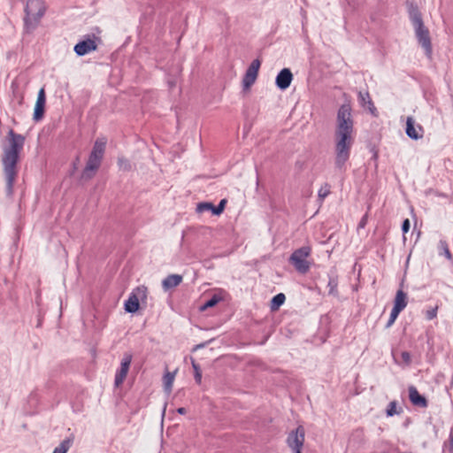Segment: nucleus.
<instances>
[{
	"label": "nucleus",
	"instance_id": "obj_3",
	"mask_svg": "<svg viewBox=\"0 0 453 453\" xmlns=\"http://www.w3.org/2000/svg\"><path fill=\"white\" fill-rule=\"evenodd\" d=\"M410 19L414 27L415 35L418 44L425 50L427 58L432 57L433 48L429 30L424 26L420 12L417 9L410 11Z\"/></svg>",
	"mask_w": 453,
	"mask_h": 453
},
{
	"label": "nucleus",
	"instance_id": "obj_22",
	"mask_svg": "<svg viewBox=\"0 0 453 453\" xmlns=\"http://www.w3.org/2000/svg\"><path fill=\"white\" fill-rule=\"evenodd\" d=\"M71 444V440H64L57 448H55L53 453H66L69 450Z\"/></svg>",
	"mask_w": 453,
	"mask_h": 453
},
{
	"label": "nucleus",
	"instance_id": "obj_28",
	"mask_svg": "<svg viewBox=\"0 0 453 453\" xmlns=\"http://www.w3.org/2000/svg\"><path fill=\"white\" fill-rule=\"evenodd\" d=\"M213 209V204L211 203H200L197 204L196 211L198 212H203L205 211H211Z\"/></svg>",
	"mask_w": 453,
	"mask_h": 453
},
{
	"label": "nucleus",
	"instance_id": "obj_23",
	"mask_svg": "<svg viewBox=\"0 0 453 453\" xmlns=\"http://www.w3.org/2000/svg\"><path fill=\"white\" fill-rule=\"evenodd\" d=\"M337 286H338L337 279L335 277L330 276L328 283H327V288H329V290H328L329 295L335 296L337 294Z\"/></svg>",
	"mask_w": 453,
	"mask_h": 453
},
{
	"label": "nucleus",
	"instance_id": "obj_8",
	"mask_svg": "<svg viewBox=\"0 0 453 453\" xmlns=\"http://www.w3.org/2000/svg\"><path fill=\"white\" fill-rule=\"evenodd\" d=\"M260 65L261 63L258 59H254L246 70L242 79V86L244 89L250 88L256 81Z\"/></svg>",
	"mask_w": 453,
	"mask_h": 453
},
{
	"label": "nucleus",
	"instance_id": "obj_40",
	"mask_svg": "<svg viewBox=\"0 0 453 453\" xmlns=\"http://www.w3.org/2000/svg\"><path fill=\"white\" fill-rule=\"evenodd\" d=\"M169 85H170L171 87H173V86H174V83L171 81V82H169Z\"/></svg>",
	"mask_w": 453,
	"mask_h": 453
},
{
	"label": "nucleus",
	"instance_id": "obj_7",
	"mask_svg": "<svg viewBox=\"0 0 453 453\" xmlns=\"http://www.w3.org/2000/svg\"><path fill=\"white\" fill-rule=\"evenodd\" d=\"M305 438V431L302 426H299L295 431L289 433L287 443L295 453H301Z\"/></svg>",
	"mask_w": 453,
	"mask_h": 453
},
{
	"label": "nucleus",
	"instance_id": "obj_4",
	"mask_svg": "<svg viewBox=\"0 0 453 453\" xmlns=\"http://www.w3.org/2000/svg\"><path fill=\"white\" fill-rule=\"evenodd\" d=\"M25 12V27L27 31L34 30L45 12L42 0H27Z\"/></svg>",
	"mask_w": 453,
	"mask_h": 453
},
{
	"label": "nucleus",
	"instance_id": "obj_33",
	"mask_svg": "<svg viewBox=\"0 0 453 453\" xmlns=\"http://www.w3.org/2000/svg\"><path fill=\"white\" fill-rule=\"evenodd\" d=\"M437 307L432 308L430 310H427L426 312V318L428 320L434 319L437 316Z\"/></svg>",
	"mask_w": 453,
	"mask_h": 453
},
{
	"label": "nucleus",
	"instance_id": "obj_41",
	"mask_svg": "<svg viewBox=\"0 0 453 453\" xmlns=\"http://www.w3.org/2000/svg\"><path fill=\"white\" fill-rule=\"evenodd\" d=\"M394 357L397 358V354L396 353H394Z\"/></svg>",
	"mask_w": 453,
	"mask_h": 453
},
{
	"label": "nucleus",
	"instance_id": "obj_39",
	"mask_svg": "<svg viewBox=\"0 0 453 453\" xmlns=\"http://www.w3.org/2000/svg\"><path fill=\"white\" fill-rule=\"evenodd\" d=\"M203 346H204V344H203V343H202V344H198V345H196V348L194 349V350H196V349H200V348H203Z\"/></svg>",
	"mask_w": 453,
	"mask_h": 453
},
{
	"label": "nucleus",
	"instance_id": "obj_32",
	"mask_svg": "<svg viewBox=\"0 0 453 453\" xmlns=\"http://www.w3.org/2000/svg\"><path fill=\"white\" fill-rule=\"evenodd\" d=\"M396 413H397V411H396V402L395 401H392L388 405L387 415L391 417V416H394Z\"/></svg>",
	"mask_w": 453,
	"mask_h": 453
},
{
	"label": "nucleus",
	"instance_id": "obj_17",
	"mask_svg": "<svg viewBox=\"0 0 453 453\" xmlns=\"http://www.w3.org/2000/svg\"><path fill=\"white\" fill-rule=\"evenodd\" d=\"M406 305L407 294L402 289L397 290L394 300L393 308H395V311H402L406 307Z\"/></svg>",
	"mask_w": 453,
	"mask_h": 453
},
{
	"label": "nucleus",
	"instance_id": "obj_6",
	"mask_svg": "<svg viewBox=\"0 0 453 453\" xmlns=\"http://www.w3.org/2000/svg\"><path fill=\"white\" fill-rule=\"evenodd\" d=\"M148 289L145 286H139L133 289L128 299L125 303V310L129 313L138 311L140 302H145L147 299Z\"/></svg>",
	"mask_w": 453,
	"mask_h": 453
},
{
	"label": "nucleus",
	"instance_id": "obj_1",
	"mask_svg": "<svg viewBox=\"0 0 453 453\" xmlns=\"http://www.w3.org/2000/svg\"><path fill=\"white\" fill-rule=\"evenodd\" d=\"M354 140V120L351 115V106L349 104H343L337 111L334 131V165L339 170H342L349 160Z\"/></svg>",
	"mask_w": 453,
	"mask_h": 453
},
{
	"label": "nucleus",
	"instance_id": "obj_16",
	"mask_svg": "<svg viewBox=\"0 0 453 453\" xmlns=\"http://www.w3.org/2000/svg\"><path fill=\"white\" fill-rule=\"evenodd\" d=\"M409 397L411 402L419 407H426L427 406V401L426 399L421 395L416 388L411 387L409 388Z\"/></svg>",
	"mask_w": 453,
	"mask_h": 453
},
{
	"label": "nucleus",
	"instance_id": "obj_18",
	"mask_svg": "<svg viewBox=\"0 0 453 453\" xmlns=\"http://www.w3.org/2000/svg\"><path fill=\"white\" fill-rule=\"evenodd\" d=\"M105 145L106 141L104 139H97L94 143L90 155L102 160L104 154Z\"/></svg>",
	"mask_w": 453,
	"mask_h": 453
},
{
	"label": "nucleus",
	"instance_id": "obj_25",
	"mask_svg": "<svg viewBox=\"0 0 453 453\" xmlns=\"http://www.w3.org/2000/svg\"><path fill=\"white\" fill-rule=\"evenodd\" d=\"M330 193V186L326 183L324 184L318 192L319 200L322 202Z\"/></svg>",
	"mask_w": 453,
	"mask_h": 453
},
{
	"label": "nucleus",
	"instance_id": "obj_11",
	"mask_svg": "<svg viewBox=\"0 0 453 453\" xmlns=\"http://www.w3.org/2000/svg\"><path fill=\"white\" fill-rule=\"evenodd\" d=\"M293 80V74L288 68H283L277 74L275 79V84L280 90L287 89Z\"/></svg>",
	"mask_w": 453,
	"mask_h": 453
},
{
	"label": "nucleus",
	"instance_id": "obj_38",
	"mask_svg": "<svg viewBox=\"0 0 453 453\" xmlns=\"http://www.w3.org/2000/svg\"><path fill=\"white\" fill-rule=\"evenodd\" d=\"M177 412L179 414L184 415L187 413V410L184 407H180L177 409Z\"/></svg>",
	"mask_w": 453,
	"mask_h": 453
},
{
	"label": "nucleus",
	"instance_id": "obj_30",
	"mask_svg": "<svg viewBox=\"0 0 453 453\" xmlns=\"http://www.w3.org/2000/svg\"><path fill=\"white\" fill-rule=\"evenodd\" d=\"M193 368L195 370V380L196 381L200 384L202 381V372L200 371V368L197 364H196L195 361L192 362Z\"/></svg>",
	"mask_w": 453,
	"mask_h": 453
},
{
	"label": "nucleus",
	"instance_id": "obj_9",
	"mask_svg": "<svg viewBox=\"0 0 453 453\" xmlns=\"http://www.w3.org/2000/svg\"><path fill=\"white\" fill-rule=\"evenodd\" d=\"M132 362V355L126 353L121 360L120 368L115 374L114 384L117 388L120 387L124 382L125 379L129 371V367Z\"/></svg>",
	"mask_w": 453,
	"mask_h": 453
},
{
	"label": "nucleus",
	"instance_id": "obj_27",
	"mask_svg": "<svg viewBox=\"0 0 453 453\" xmlns=\"http://www.w3.org/2000/svg\"><path fill=\"white\" fill-rule=\"evenodd\" d=\"M118 165L119 169L123 171H129L131 169L130 162L125 157H119L118 159Z\"/></svg>",
	"mask_w": 453,
	"mask_h": 453
},
{
	"label": "nucleus",
	"instance_id": "obj_13",
	"mask_svg": "<svg viewBox=\"0 0 453 453\" xmlns=\"http://www.w3.org/2000/svg\"><path fill=\"white\" fill-rule=\"evenodd\" d=\"M406 134L412 140H418L423 137V128L421 126H415V121L412 117H408L406 119Z\"/></svg>",
	"mask_w": 453,
	"mask_h": 453
},
{
	"label": "nucleus",
	"instance_id": "obj_31",
	"mask_svg": "<svg viewBox=\"0 0 453 453\" xmlns=\"http://www.w3.org/2000/svg\"><path fill=\"white\" fill-rule=\"evenodd\" d=\"M400 312L401 311H395V308L392 309V311L390 312V316H389L388 321L387 323V326L388 327H389L390 326H392L394 324V322L397 319V317H398Z\"/></svg>",
	"mask_w": 453,
	"mask_h": 453
},
{
	"label": "nucleus",
	"instance_id": "obj_36",
	"mask_svg": "<svg viewBox=\"0 0 453 453\" xmlns=\"http://www.w3.org/2000/svg\"><path fill=\"white\" fill-rule=\"evenodd\" d=\"M367 214L364 215L363 218L361 219L359 224H358V227L359 228H364L365 226V225L367 224Z\"/></svg>",
	"mask_w": 453,
	"mask_h": 453
},
{
	"label": "nucleus",
	"instance_id": "obj_15",
	"mask_svg": "<svg viewBox=\"0 0 453 453\" xmlns=\"http://www.w3.org/2000/svg\"><path fill=\"white\" fill-rule=\"evenodd\" d=\"M182 281V276L180 274H170L162 281V288L165 291H168L179 286Z\"/></svg>",
	"mask_w": 453,
	"mask_h": 453
},
{
	"label": "nucleus",
	"instance_id": "obj_14",
	"mask_svg": "<svg viewBox=\"0 0 453 453\" xmlns=\"http://www.w3.org/2000/svg\"><path fill=\"white\" fill-rule=\"evenodd\" d=\"M46 103L45 92L41 88L38 92L37 100L35 106L34 120L39 121L42 119L44 113V106Z\"/></svg>",
	"mask_w": 453,
	"mask_h": 453
},
{
	"label": "nucleus",
	"instance_id": "obj_37",
	"mask_svg": "<svg viewBox=\"0 0 453 453\" xmlns=\"http://www.w3.org/2000/svg\"><path fill=\"white\" fill-rule=\"evenodd\" d=\"M449 451L453 452V430H451L449 434Z\"/></svg>",
	"mask_w": 453,
	"mask_h": 453
},
{
	"label": "nucleus",
	"instance_id": "obj_35",
	"mask_svg": "<svg viewBox=\"0 0 453 453\" xmlns=\"http://www.w3.org/2000/svg\"><path fill=\"white\" fill-rule=\"evenodd\" d=\"M409 229H410V220L408 219H406L403 222L402 231L403 234H406L409 231Z\"/></svg>",
	"mask_w": 453,
	"mask_h": 453
},
{
	"label": "nucleus",
	"instance_id": "obj_10",
	"mask_svg": "<svg viewBox=\"0 0 453 453\" xmlns=\"http://www.w3.org/2000/svg\"><path fill=\"white\" fill-rule=\"evenodd\" d=\"M97 49V44L95 39L88 36L85 40L79 42L73 48L77 56L82 57Z\"/></svg>",
	"mask_w": 453,
	"mask_h": 453
},
{
	"label": "nucleus",
	"instance_id": "obj_5",
	"mask_svg": "<svg viewBox=\"0 0 453 453\" xmlns=\"http://www.w3.org/2000/svg\"><path fill=\"white\" fill-rule=\"evenodd\" d=\"M311 249L310 246H303L296 250L289 257V262L295 269L302 273L305 274L309 272L311 264L307 258L311 256Z\"/></svg>",
	"mask_w": 453,
	"mask_h": 453
},
{
	"label": "nucleus",
	"instance_id": "obj_29",
	"mask_svg": "<svg viewBox=\"0 0 453 453\" xmlns=\"http://www.w3.org/2000/svg\"><path fill=\"white\" fill-rule=\"evenodd\" d=\"M226 203V201L222 199L217 206L213 205L212 213L214 215H219L224 211Z\"/></svg>",
	"mask_w": 453,
	"mask_h": 453
},
{
	"label": "nucleus",
	"instance_id": "obj_26",
	"mask_svg": "<svg viewBox=\"0 0 453 453\" xmlns=\"http://www.w3.org/2000/svg\"><path fill=\"white\" fill-rule=\"evenodd\" d=\"M439 249L440 250L443 251V254L445 255V257L449 259V260H451L452 259V255L448 248V244L445 241H440L439 242Z\"/></svg>",
	"mask_w": 453,
	"mask_h": 453
},
{
	"label": "nucleus",
	"instance_id": "obj_2",
	"mask_svg": "<svg viewBox=\"0 0 453 453\" xmlns=\"http://www.w3.org/2000/svg\"><path fill=\"white\" fill-rule=\"evenodd\" d=\"M9 145L4 147L2 154L3 173L6 182V194L12 196L18 176L19 154L24 147L25 137L10 130L8 133Z\"/></svg>",
	"mask_w": 453,
	"mask_h": 453
},
{
	"label": "nucleus",
	"instance_id": "obj_21",
	"mask_svg": "<svg viewBox=\"0 0 453 453\" xmlns=\"http://www.w3.org/2000/svg\"><path fill=\"white\" fill-rule=\"evenodd\" d=\"M286 300V296L284 294L280 293L274 296L271 301V310L276 311L281 306Z\"/></svg>",
	"mask_w": 453,
	"mask_h": 453
},
{
	"label": "nucleus",
	"instance_id": "obj_34",
	"mask_svg": "<svg viewBox=\"0 0 453 453\" xmlns=\"http://www.w3.org/2000/svg\"><path fill=\"white\" fill-rule=\"evenodd\" d=\"M401 357H402L403 363H405L406 365L410 364L411 356L408 352H406V351L402 352Z\"/></svg>",
	"mask_w": 453,
	"mask_h": 453
},
{
	"label": "nucleus",
	"instance_id": "obj_24",
	"mask_svg": "<svg viewBox=\"0 0 453 453\" xmlns=\"http://www.w3.org/2000/svg\"><path fill=\"white\" fill-rule=\"evenodd\" d=\"M220 299L221 298L219 296L214 295L211 298H210L201 306V311H204L208 308L213 307L220 301Z\"/></svg>",
	"mask_w": 453,
	"mask_h": 453
},
{
	"label": "nucleus",
	"instance_id": "obj_12",
	"mask_svg": "<svg viewBox=\"0 0 453 453\" xmlns=\"http://www.w3.org/2000/svg\"><path fill=\"white\" fill-rule=\"evenodd\" d=\"M102 160L98 157H94L89 155L87 165L82 172L81 178L89 180L91 179L101 165Z\"/></svg>",
	"mask_w": 453,
	"mask_h": 453
},
{
	"label": "nucleus",
	"instance_id": "obj_20",
	"mask_svg": "<svg viewBox=\"0 0 453 453\" xmlns=\"http://www.w3.org/2000/svg\"><path fill=\"white\" fill-rule=\"evenodd\" d=\"M358 100L362 106H365L366 104H368L370 111L373 113V111H375V107L367 91H359Z\"/></svg>",
	"mask_w": 453,
	"mask_h": 453
},
{
	"label": "nucleus",
	"instance_id": "obj_19",
	"mask_svg": "<svg viewBox=\"0 0 453 453\" xmlns=\"http://www.w3.org/2000/svg\"><path fill=\"white\" fill-rule=\"evenodd\" d=\"M177 370L174 372H166L163 377L164 389L167 394H170L173 390V385L175 380Z\"/></svg>",
	"mask_w": 453,
	"mask_h": 453
}]
</instances>
